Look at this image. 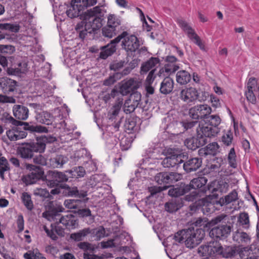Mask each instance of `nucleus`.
<instances>
[{"label": "nucleus", "mask_w": 259, "mask_h": 259, "mask_svg": "<svg viewBox=\"0 0 259 259\" xmlns=\"http://www.w3.org/2000/svg\"><path fill=\"white\" fill-rule=\"evenodd\" d=\"M166 184L171 185L177 182L181 179V175L177 172H164Z\"/></svg>", "instance_id": "nucleus-41"}, {"label": "nucleus", "mask_w": 259, "mask_h": 259, "mask_svg": "<svg viewBox=\"0 0 259 259\" xmlns=\"http://www.w3.org/2000/svg\"><path fill=\"white\" fill-rule=\"evenodd\" d=\"M189 186H186L184 183H181L179 185L172 186L168 191V194L172 198L180 197V196L189 192Z\"/></svg>", "instance_id": "nucleus-26"}, {"label": "nucleus", "mask_w": 259, "mask_h": 259, "mask_svg": "<svg viewBox=\"0 0 259 259\" xmlns=\"http://www.w3.org/2000/svg\"><path fill=\"white\" fill-rule=\"evenodd\" d=\"M169 187V186H151L148 187V191L150 193L149 197L154 196L157 193L161 192L162 191L167 189Z\"/></svg>", "instance_id": "nucleus-57"}, {"label": "nucleus", "mask_w": 259, "mask_h": 259, "mask_svg": "<svg viewBox=\"0 0 259 259\" xmlns=\"http://www.w3.org/2000/svg\"><path fill=\"white\" fill-rule=\"evenodd\" d=\"M69 174L65 171L49 170L46 176V182L51 187H57L68 181Z\"/></svg>", "instance_id": "nucleus-9"}, {"label": "nucleus", "mask_w": 259, "mask_h": 259, "mask_svg": "<svg viewBox=\"0 0 259 259\" xmlns=\"http://www.w3.org/2000/svg\"><path fill=\"white\" fill-rule=\"evenodd\" d=\"M56 140V138L51 135L41 136L37 138L36 142L22 143L18 149V153L22 158L31 159L35 153L45 152L46 144L52 143Z\"/></svg>", "instance_id": "nucleus-1"}, {"label": "nucleus", "mask_w": 259, "mask_h": 259, "mask_svg": "<svg viewBox=\"0 0 259 259\" xmlns=\"http://www.w3.org/2000/svg\"><path fill=\"white\" fill-rule=\"evenodd\" d=\"M14 116L19 120H26L29 114V110L23 105H15L13 108Z\"/></svg>", "instance_id": "nucleus-27"}, {"label": "nucleus", "mask_w": 259, "mask_h": 259, "mask_svg": "<svg viewBox=\"0 0 259 259\" xmlns=\"http://www.w3.org/2000/svg\"><path fill=\"white\" fill-rule=\"evenodd\" d=\"M62 189V195L68 197H74L78 199H85L87 196V192L84 190H79L75 187H70L67 184L61 186Z\"/></svg>", "instance_id": "nucleus-17"}, {"label": "nucleus", "mask_w": 259, "mask_h": 259, "mask_svg": "<svg viewBox=\"0 0 259 259\" xmlns=\"http://www.w3.org/2000/svg\"><path fill=\"white\" fill-rule=\"evenodd\" d=\"M186 229L178 231L174 235L169 236L167 238V241L174 240L173 244H177V243H182L185 242L186 240Z\"/></svg>", "instance_id": "nucleus-36"}, {"label": "nucleus", "mask_w": 259, "mask_h": 259, "mask_svg": "<svg viewBox=\"0 0 259 259\" xmlns=\"http://www.w3.org/2000/svg\"><path fill=\"white\" fill-rule=\"evenodd\" d=\"M15 47L11 45H0V53L11 54L15 51Z\"/></svg>", "instance_id": "nucleus-59"}, {"label": "nucleus", "mask_w": 259, "mask_h": 259, "mask_svg": "<svg viewBox=\"0 0 259 259\" xmlns=\"http://www.w3.org/2000/svg\"><path fill=\"white\" fill-rule=\"evenodd\" d=\"M59 223L62 224L67 229H70L75 228L77 225V219L70 213L61 217Z\"/></svg>", "instance_id": "nucleus-28"}, {"label": "nucleus", "mask_w": 259, "mask_h": 259, "mask_svg": "<svg viewBox=\"0 0 259 259\" xmlns=\"http://www.w3.org/2000/svg\"><path fill=\"white\" fill-rule=\"evenodd\" d=\"M238 253L241 259H258L257 253L253 252L251 247H243Z\"/></svg>", "instance_id": "nucleus-35"}, {"label": "nucleus", "mask_w": 259, "mask_h": 259, "mask_svg": "<svg viewBox=\"0 0 259 259\" xmlns=\"http://www.w3.org/2000/svg\"><path fill=\"white\" fill-rule=\"evenodd\" d=\"M138 106L132 103L130 100H126L123 105V111L126 114L134 112Z\"/></svg>", "instance_id": "nucleus-56"}, {"label": "nucleus", "mask_w": 259, "mask_h": 259, "mask_svg": "<svg viewBox=\"0 0 259 259\" xmlns=\"http://www.w3.org/2000/svg\"><path fill=\"white\" fill-rule=\"evenodd\" d=\"M238 199V193L236 191L233 190L228 195L225 196V201L228 204L235 201Z\"/></svg>", "instance_id": "nucleus-58"}, {"label": "nucleus", "mask_w": 259, "mask_h": 259, "mask_svg": "<svg viewBox=\"0 0 259 259\" xmlns=\"http://www.w3.org/2000/svg\"><path fill=\"white\" fill-rule=\"evenodd\" d=\"M26 168L29 172L24 178V182L26 185H31L36 183L41 179L44 174L43 168L39 166L32 164H26Z\"/></svg>", "instance_id": "nucleus-11"}, {"label": "nucleus", "mask_w": 259, "mask_h": 259, "mask_svg": "<svg viewBox=\"0 0 259 259\" xmlns=\"http://www.w3.org/2000/svg\"><path fill=\"white\" fill-rule=\"evenodd\" d=\"M17 81L8 77H0V88L4 94L13 92L17 87Z\"/></svg>", "instance_id": "nucleus-23"}, {"label": "nucleus", "mask_w": 259, "mask_h": 259, "mask_svg": "<svg viewBox=\"0 0 259 259\" xmlns=\"http://www.w3.org/2000/svg\"><path fill=\"white\" fill-rule=\"evenodd\" d=\"M6 134L11 141H17V127H13L7 131Z\"/></svg>", "instance_id": "nucleus-60"}, {"label": "nucleus", "mask_w": 259, "mask_h": 259, "mask_svg": "<svg viewBox=\"0 0 259 259\" xmlns=\"http://www.w3.org/2000/svg\"><path fill=\"white\" fill-rule=\"evenodd\" d=\"M198 252L203 256L218 255L226 258L234 257L238 253L236 246L222 245L218 241H210L206 244L201 245Z\"/></svg>", "instance_id": "nucleus-3"}, {"label": "nucleus", "mask_w": 259, "mask_h": 259, "mask_svg": "<svg viewBox=\"0 0 259 259\" xmlns=\"http://www.w3.org/2000/svg\"><path fill=\"white\" fill-rule=\"evenodd\" d=\"M122 103L118 102L113 105L107 114L108 126L114 132L118 131L121 122L122 117L120 116Z\"/></svg>", "instance_id": "nucleus-7"}, {"label": "nucleus", "mask_w": 259, "mask_h": 259, "mask_svg": "<svg viewBox=\"0 0 259 259\" xmlns=\"http://www.w3.org/2000/svg\"><path fill=\"white\" fill-rule=\"evenodd\" d=\"M84 24L85 21L83 20V21L78 23L75 27L76 31L79 33V37L82 39L84 38L88 34L87 31H85L86 29L84 27Z\"/></svg>", "instance_id": "nucleus-53"}, {"label": "nucleus", "mask_w": 259, "mask_h": 259, "mask_svg": "<svg viewBox=\"0 0 259 259\" xmlns=\"http://www.w3.org/2000/svg\"><path fill=\"white\" fill-rule=\"evenodd\" d=\"M209 231V236L214 239L224 240L230 234L233 225L230 221L228 215L222 213L212 218L207 222L206 226L209 227H213Z\"/></svg>", "instance_id": "nucleus-2"}, {"label": "nucleus", "mask_w": 259, "mask_h": 259, "mask_svg": "<svg viewBox=\"0 0 259 259\" xmlns=\"http://www.w3.org/2000/svg\"><path fill=\"white\" fill-rule=\"evenodd\" d=\"M6 122L10 123L16 126L23 125V129L25 131H29L30 132L37 133H46L48 132V128L40 125L31 124L28 122H23L14 119L11 116L6 117Z\"/></svg>", "instance_id": "nucleus-10"}, {"label": "nucleus", "mask_w": 259, "mask_h": 259, "mask_svg": "<svg viewBox=\"0 0 259 259\" xmlns=\"http://www.w3.org/2000/svg\"><path fill=\"white\" fill-rule=\"evenodd\" d=\"M198 132L200 133L202 137L204 136L207 139L208 138H212L217 136L220 132V128L219 127H215V126L207 125L203 123V122H200L199 123Z\"/></svg>", "instance_id": "nucleus-19"}, {"label": "nucleus", "mask_w": 259, "mask_h": 259, "mask_svg": "<svg viewBox=\"0 0 259 259\" xmlns=\"http://www.w3.org/2000/svg\"><path fill=\"white\" fill-rule=\"evenodd\" d=\"M66 199L64 202V206L68 209H77L81 207L82 202L86 203L89 200V198L86 197L85 199Z\"/></svg>", "instance_id": "nucleus-33"}, {"label": "nucleus", "mask_w": 259, "mask_h": 259, "mask_svg": "<svg viewBox=\"0 0 259 259\" xmlns=\"http://www.w3.org/2000/svg\"><path fill=\"white\" fill-rule=\"evenodd\" d=\"M179 68V66L175 63H166L164 67L159 70V73L161 74L164 71L166 73V75H169L176 72Z\"/></svg>", "instance_id": "nucleus-47"}, {"label": "nucleus", "mask_w": 259, "mask_h": 259, "mask_svg": "<svg viewBox=\"0 0 259 259\" xmlns=\"http://www.w3.org/2000/svg\"><path fill=\"white\" fill-rule=\"evenodd\" d=\"M21 199L22 203L28 210L31 211L33 209L34 205L30 194L25 192H23Z\"/></svg>", "instance_id": "nucleus-40"}, {"label": "nucleus", "mask_w": 259, "mask_h": 259, "mask_svg": "<svg viewBox=\"0 0 259 259\" xmlns=\"http://www.w3.org/2000/svg\"><path fill=\"white\" fill-rule=\"evenodd\" d=\"M164 172H159L155 176V180L159 185L166 184Z\"/></svg>", "instance_id": "nucleus-63"}, {"label": "nucleus", "mask_w": 259, "mask_h": 259, "mask_svg": "<svg viewBox=\"0 0 259 259\" xmlns=\"http://www.w3.org/2000/svg\"><path fill=\"white\" fill-rule=\"evenodd\" d=\"M208 201L204 203L202 206V211L205 215H208L214 211V201L207 199Z\"/></svg>", "instance_id": "nucleus-50"}, {"label": "nucleus", "mask_w": 259, "mask_h": 259, "mask_svg": "<svg viewBox=\"0 0 259 259\" xmlns=\"http://www.w3.org/2000/svg\"><path fill=\"white\" fill-rule=\"evenodd\" d=\"M219 146L215 142L208 144L205 148H201L199 150V154L201 156L216 154Z\"/></svg>", "instance_id": "nucleus-34"}, {"label": "nucleus", "mask_w": 259, "mask_h": 259, "mask_svg": "<svg viewBox=\"0 0 259 259\" xmlns=\"http://www.w3.org/2000/svg\"><path fill=\"white\" fill-rule=\"evenodd\" d=\"M177 22L179 26L187 34L188 37L195 32L194 29L185 20L182 19H178Z\"/></svg>", "instance_id": "nucleus-48"}, {"label": "nucleus", "mask_w": 259, "mask_h": 259, "mask_svg": "<svg viewBox=\"0 0 259 259\" xmlns=\"http://www.w3.org/2000/svg\"><path fill=\"white\" fill-rule=\"evenodd\" d=\"M74 213L77 214L79 217L84 218L90 217L91 222H93L94 220V216L92 215L91 211L89 208L80 209L77 208V210H74Z\"/></svg>", "instance_id": "nucleus-52"}, {"label": "nucleus", "mask_w": 259, "mask_h": 259, "mask_svg": "<svg viewBox=\"0 0 259 259\" xmlns=\"http://www.w3.org/2000/svg\"><path fill=\"white\" fill-rule=\"evenodd\" d=\"M120 42L119 37H115L111 40L107 45L100 47L99 57L105 60L108 57L112 56L116 51V45Z\"/></svg>", "instance_id": "nucleus-16"}, {"label": "nucleus", "mask_w": 259, "mask_h": 259, "mask_svg": "<svg viewBox=\"0 0 259 259\" xmlns=\"http://www.w3.org/2000/svg\"><path fill=\"white\" fill-rule=\"evenodd\" d=\"M160 62L159 58L151 57L148 60L143 63L141 67V73H146L150 69L156 66Z\"/></svg>", "instance_id": "nucleus-32"}, {"label": "nucleus", "mask_w": 259, "mask_h": 259, "mask_svg": "<svg viewBox=\"0 0 259 259\" xmlns=\"http://www.w3.org/2000/svg\"><path fill=\"white\" fill-rule=\"evenodd\" d=\"M102 9L97 6L87 11L84 16V27L88 33H95L102 26Z\"/></svg>", "instance_id": "nucleus-4"}, {"label": "nucleus", "mask_w": 259, "mask_h": 259, "mask_svg": "<svg viewBox=\"0 0 259 259\" xmlns=\"http://www.w3.org/2000/svg\"><path fill=\"white\" fill-rule=\"evenodd\" d=\"M207 143V139L200 134L198 132V128H197V135L185 140V146L192 150H195L196 149L204 146Z\"/></svg>", "instance_id": "nucleus-15"}, {"label": "nucleus", "mask_w": 259, "mask_h": 259, "mask_svg": "<svg viewBox=\"0 0 259 259\" xmlns=\"http://www.w3.org/2000/svg\"><path fill=\"white\" fill-rule=\"evenodd\" d=\"M233 140V134L230 130H228L226 132L224 133L221 138L222 142L225 145L227 146L231 145Z\"/></svg>", "instance_id": "nucleus-51"}, {"label": "nucleus", "mask_w": 259, "mask_h": 259, "mask_svg": "<svg viewBox=\"0 0 259 259\" xmlns=\"http://www.w3.org/2000/svg\"><path fill=\"white\" fill-rule=\"evenodd\" d=\"M184 205V201L181 197L172 198L165 203V210L169 212L173 213L179 210Z\"/></svg>", "instance_id": "nucleus-24"}, {"label": "nucleus", "mask_w": 259, "mask_h": 259, "mask_svg": "<svg viewBox=\"0 0 259 259\" xmlns=\"http://www.w3.org/2000/svg\"><path fill=\"white\" fill-rule=\"evenodd\" d=\"M92 232V230L90 228H85L78 232L71 234L70 237L75 241H80Z\"/></svg>", "instance_id": "nucleus-37"}, {"label": "nucleus", "mask_w": 259, "mask_h": 259, "mask_svg": "<svg viewBox=\"0 0 259 259\" xmlns=\"http://www.w3.org/2000/svg\"><path fill=\"white\" fill-rule=\"evenodd\" d=\"M141 100V95L140 93L136 91V90L131 94L130 98L128 99V100H130L132 103L136 105L137 106H138Z\"/></svg>", "instance_id": "nucleus-55"}, {"label": "nucleus", "mask_w": 259, "mask_h": 259, "mask_svg": "<svg viewBox=\"0 0 259 259\" xmlns=\"http://www.w3.org/2000/svg\"><path fill=\"white\" fill-rule=\"evenodd\" d=\"M68 158L63 155H57L49 159L50 166L53 168H62L67 163Z\"/></svg>", "instance_id": "nucleus-30"}, {"label": "nucleus", "mask_w": 259, "mask_h": 259, "mask_svg": "<svg viewBox=\"0 0 259 259\" xmlns=\"http://www.w3.org/2000/svg\"><path fill=\"white\" fill-rule=\"evenodd\" d=\"M233 240L241 246H245L251 243V238L249 234L237 230L233 233Z\"/></svg>", "instance_id": "nucleus-21"}, {"label": "nucleus", "mask_w": 259, "mask_h": 259, "mask_svg": "<svg viewBox=\"0 0 259 259\" xmlns=\"http://www.w3.org/2000/svg\"><path fill=\"white\" fill-rule=\"evenodd\" d=\"M174 80L169 77H166L160 84V92L164 95L170 93L174 89Z\"/></svg>", "instance_id": "nucleus-29"}, {"label": "nucleus", "mask_w": 259, "mask_h": 259, "mask_svg": "<svg viewBox=\"0 0 259 259\" xmlns=\"http://www.w3.org/2000/svg\"><path fill=\"white\" fill-rule=\"evenodd\" d=\"M180 95L182 100L187 103H193L197 100L198 97V91L193 87L182 90Z\"/></svg>", "instance_id": "nucleus-22"}, {"label": "nucleus", "mask_w": 259, "mask_h": 259, "mask_svg": "<svg viewBox=\"0 0 259 259\" xmlns=\"http://www.w3.org/2000/svg\"><path fill=\"white\" fill-rule=\"evenodd\" d=\"M121 24V20L119 17L114 14H109L108 16L107 25L118 30Z\"/></svg>", "instance_id": "nucleus-43"}, {"label": "nucleus", "mask_w": 259, "mask_h": 259, "mask_svg": "<svg viewBox=\"0 0 259 259\" xmlns=\"http://www.w3.org/2000/svg\"><path fill=\"white\" fill-rule=\"evenodd\" d=\"M97 2V0H71L66 13L71 19L77 18L81 16L84 8L94 5Z\"/></svg>", "instance_id": "nucleus-5"}, {"label": "nucleus", "mask_w": 259, "mask_h": 259, "mask_svg": "<svg viewBox=\"0 0 259 259\" xmlns=\"http://www.w3.org/2000/svg\"><path fill=\"white\" fill-rule=\"evenodd\" d=\"M124 126L126 131L129 134L136 132L139 128L138 126L137 125L136 121L133 118L127 119Z\"/></svg>", "instance_id": "nucleus-45"}, {"label": "nucleus", "mask_w": 259, "mask_h": 259, "mask_svg": "<svg viewBox=\"0 0 259 259\" xmlns=\"http://www.w3.org/2000/svg\"><path fill=\"white\" fill-rule=\"evenodd\" d=\"M202 163V159L198 157H190L186 159L182 163V166L187 173L197 170Z\"/></svg>", "instance_id": "nucleus-18"}, {"label": "nucleus", "mask_w": 259, "mask_h": 259, "mask_svg": "<svg viewBox=\"0 0 259 259\" xmlns=\"http://www.w3.org/2000/svg\"><path fill=\"white\" fill-rule=\"evenodd\" d=\"M207 182V179L205 177H199L192 180L189 184H186V186H189V191L191 189H199L197 190L198 192L206 193L207 191L206 184Z\"/></svg>", "instance_id": "nucleus-20"}, {"label": "nucleus", "mask_w": 259, "mask_h": 259, "mask_svg": "<svg viewBox=\"0 0 259 259\" xmlns=\"http://www.w3.org/2000/svg\"><path fill=\"white\" fill-rule=\"evenodd\" d=\"M177 81L181 84H186L191 80L190 74L185 70L178 71L176 75Z\"/></svg>", "instance_id": "nucleus-39"}, {"label": "nucleus", "mask_w": 259, "mask_h": 259, "mask_svg": "<svg viewBox=\"0 0 259 259\" xmlns=\"http://www.w3.org/2000/svg\"><path fill=\"white\" fill-rule=\"evenodd\" d=\"M130 62L129 58L127 56L125 59L123 60L113 62L110 65V68L112 70L117 71L120 70L124 67L125 68L127 66H128Z\"/></svg>", "instance_id": "nucleus-42"}, {"label": "nucleus", "mask_w": 259, "mask_h": 259, "mask_svg": "<svg viewBox=\"0 0 259 259\" xmlns=\"http://www.w3.org/2000/svg\"><path fill=\"white\" fill-rule=\"evenodd\" d=\"M188 158V154L183 153L180 154H171L167 156L162 161L164 167L178 168Z\"/></svg>", "instance_id": "nucleus-12"}, {"label": "nucleus", "mask_w": 259, "mask_h": 259, "mask_svg": "<svg viewBox=\"0 0 259 259\" xmlns=\"http://www.w3.org/2000/svg\"><path fill=\"white\" fill-rule=\"evenodd\" d=\"M185 243L188 248H193L200 243L205 236V231L202 228L189 227L186 229Z\"/></svg>", "instance_id": "nucleus-6"}, {"label": "nucleus", "mask_w": 259, "mask_h": 259, "mask_svg": "<svg viewBox=\"0 0 259 259\" xmlns=\"http://www.w3.org/2000/svg\"><path fill=\"white\" fill-rule=\"evenodd\" d=\"M141 85V82L137 78H131L123 80L119 88V93L122 96H126L137 90Z\"/></svg>", "instance_id": "nucleus-14"}, {"label": "nucleus", "mask_w": 259, "mask_h": 259, "mask_svg": "<svg viewBox=\"0 0 259 259\" xmlns=\"http://www.w3.org/2000/svg\"><path fill=\"white\" fill-rule=\"evenodd\" d=\"M116 37L120 38V41L122 40V48L127 54L135 52L140 47V44L138 38L135 35L130 34L126 31H123Z\"/></svg>", "instance_id": "nucleus-8"}, {"label": "nucleus", "mask_w": 259, "mask_h": 259, "mask_svg": "<svg viewBox=\"0 0 259 259\" xmlns=\"http://www.w3.org/2000/svg\"><path fill=\"white\" fill-rule=\"evenodd\" d=\"M7 72L10 75H18L24 73V70L19 69L18 68L8 67L7 69Z\"/></svg>", "instance_id": "nucleus-64"}, {"label": "nucleus", "mask_w": 259, "mask_h": 259, "mask_svg": "<svg viewBox=\"0 0 259 259\" xmlns=\"http://www.w3.org/2000/svg\"><path fill=\"white\" fill-rule=\"evenodd\" d=\"M211 112V108L206 104L195 105L189 110L190 117L197 121L202 119L204 120Z\"/></svg>", "instance_id": "nucleus-13"}, {"label": "nucleus", "mask_w": 259, "mask_h": 259, "mask_svg": "<svg viewBox=\"0 0 259 259\" xmlns=\"http://www.w3.org/2000/svg\"><path fill=\"white\" fill-rule=\"evenodd\" d=\"M238 222L244 229H248L250 226L248 214L245 212H241L238 217Z\"/></svg>", "instance_id": "nucleus-44"}, {"label": "nucleus", "mask_w": 259, "mask_h": 259, "mask_svg": "<svg viewBox=\"0 0 259 259\" xmlns=\"http://www.w3.org/2000/svg\"><path fill=\"white\" fill-rule=\"evenodd\" d=\"M92 232L91 234H95L97 237L101 238L105 236V230L102 227L100 226L98 228L91 229Z\"/></svg>", "instance_id": "nucleus-61"}, {"label": "nucleus", "mask_w": 259, "mask_h": 259, "mask_svg": "<svg viewBox=\"0 0 259 259\" xmlns=\"http://www.w3.org/2000/svg\"><path fill=\"white\" fill-rule=\"evenodd\" d=\"M197 123L198 121L196 120V121H182L180 122V124L184 127L185 131H187L193 127Z\"/></svg>", "instance_id": "nucleus-62"}, {"label": "nucleus", "mask_w": 259, "mask_h": 259, "mask_svg": "<svg viewBox=\"0 0 259 259\" xmlns=\"http://www.w3.org/2000/svg\"><path fill=\"white\" fill-rule=\"evenodd\" d=\"M35 118L37 122L46 125L52 124L54 120L53 116L47 111L36 114Z\"/></svg>", "instance_id": "nucleus-31"}, {"label": "nucleus", "mask_w": 259, "mask_h": 259, "mask_svg": "<svg viewBox=\"0 0 259 259\" xmlns=\"http://www.w3.org/2000/svg\"><path fill=\"white\" fill-rule=\"evenodd\" d=\"M139 60L137 58L133 59L128 64V66L125 67L121 72H117L112 75L115 82L120 79L123 76L129 74L131 71L138 66Z\"/></svg>", "instance_id": "nucleus-25"}, {"label": "nucleus", "mask_w": 259, "mask_h": 259, "mask_svg": "<svg viewBox=\"0 0 259 259\" xmlns=\"http://www.w3.org/2000/svg\"><path fill=\"white\" fill-rule=\"evenodd\" d=\"M66 172L68 173L72 178L77 177H82L85 173L84 168L82 166L74 167L72 169L66 170Z\"/></svg>", "instance_id": "nucleus-46"}, {"label": "nucleus", "mask_w": 259, "mask_h": 259, "mask_svg": "<svg viewBox=\"0 0 259 259\" xmlns=\"http://www.w3.org/2000/svg\"><path fill=\"white\" fill-rule=\"evenodd\" d=\"M236 155L234 148H232L228 154V159L230 165L233 168H236L237 167L236 162Z\"/></svg>", "instance_id": "nucleus-54"}, {"label": "nucleus", "mask_w": 259, "mask_h": 259, "mask_svg": "<svg viewBox=\"0 0 259 259\" xmlns=\"http://www.w3.org/2000/svg\"><path fill=\"white\" fill-rule=\"evenodd\" d=\"M201 122H203V123H205L207 125L215 126V127H219V125L221 122V119L219 115H209Z\"/></svg>", "instance_id": "nucleus-38"}, {"label": "nucleus", "mask_w": 259, "mask_h": 259, "mask_svg": "<svg viewBox=\"0 0 259 259\" xmlns=\"http://www.w3.org/2000/svg\"><path fill=\"white\" fill-rule=\"evenodd\" d=\"M118 30L112 27L111 26L106 25L102 29V33L104 37L111 38L115 36Z\"/></svg>", "instance_id": "nucleus-49"}]
</instances>
